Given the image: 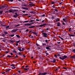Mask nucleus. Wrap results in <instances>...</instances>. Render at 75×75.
I'll return each mask as SVG.
<instances>
[{
    "label": "nucleus",
    "instance_id": "nucleus-1",
    "mask_svg": "<svg viewBox=\"0 0 75 75\" xmlns=\"http://www.w3.org/2000/svg\"><path fill=\"white\" fill-rule=\"evenodd\" d=\"M67 58V56L64 55L63 58H62L61 57H59V58H60V59H62V60H64V59H66Z\"/></svg>",
    "mask_w": 75,
    "mask_h": 75
},
{
    "label": "nucleus",
    "instance_id": "nucleus-2",
    "mask_svg": "<svg viewBox=\"0 0 75 75\" xmlns=\"http://www.w3.org/2000/svg\"><path fill=\"white\" fill-rule=\"evenodd\" d=\"M29 3L31 4H29V5L31 7H33L34 6H35V5L33 3V2H29Z\"/></svg>",
    "mask_w": 75,
    "mask_h": 75
},
{
    "label": "nucleus",
    "instance_id": "nucleus-3",
    "mask_svg": "<svg viewBox=\"0 0 75 75\" xmlns=\"http://www.w3.org/2000/svg\"><path fill=\"white\" fill-rule=\"evenodd\" d=\"M38 74L39 75H47V72H45V73H42L40 72V73Z\"/></svg>",
    "mask_w": 75,
    "mask_h": 75
},
{
    "label": "nucleus",
    "instance_id": "nucleus-4",
    "mask_svg": "<svg viewBox=\"0 0 75 75\" xmlns=\"http://www.w3.org/2000/svg\"><path fill=\"white\" fill-rule=\"evenodd\" d=\"M43 37H47V34L45 33H43Z\"/></svg>",
    "mask_w": 75,
    "mask_h": 75
},
{
    "label": "nucleus",
    "instance_id": "nucleus-5",
    "mask_svg": "<svg viewBox=\"0 0 75 75\" xmlns=\"http://www.w3.org/2000/svg\"><path fill=\"white\" fill-rule=\"evenodd\" d=\"M18 30V29H14L11 30V33H14V32H16V31H17Z\"/></svg>",
    "mask_w": 75,
    "mask_h": 75
},
{
    "label": "nucleus",
    "instance_id": "nucleus-6",
    "mask_svg": "<svg viewBox=\"0 0 75 75\" xmlns=\"http://www.w3.org/2000/svg\"><path fill=\"white\" fill-rule=\"evenodd\" d=\"M47 25V24L46 23L43 24L39 26H38L39 27H43L45 25Z\"/></svg>",
    "mask_w": 75,
    "mask_h": 75
},
{
    "label": "nucleus",
    "instance_id": "nucleus-7",
    "mask_svg": "<svg viewBox=\"0 0 75 75\" xmlns=\"http://www.w3.org/2000/svg\"><path fill=\"white\" fill-rule=\"evenodd\" d=\"M22 8H23L24 10H28V8L27 7H22Z\"/></svg>",
    "mask_w": 75,
    "mask_h": 75
},
{
    "label": "nucleus",
    "instance_id": "nucleus-8",
    "mask_svg": "<svg viewBox=\"0 0 75 75\" xmlns=\"http://www.w3.org/2000/svg\"><path fill=\"white\" fill-rule=\"evenodd\" d=\"M29 13H31V14H35V13H35V11H30Z\"/></svg>",
    "mask_w": 75,
    "mask_h": 75
},
{
    "label": "nucleus",
    "instance_id": "nucleus-9",
    "mask_svg": "<svg viewBox=\"0 0 75 75\" xmlns=\"http://www.w3.org/2000/svg\"><path fill=\"white\" fill-rule=\"evenodd\" d=\"M8 7V5L7 4H6L4 6L2 5V7H3V8H5V7Z\"/></svg>",
    "mask_w": 75,
    "mask_h": 75
},
{
    "label": "nucleus",
    "instance_id": "nucleus-10",
    "mask_svg": "<svg viewBox=\"0 0 75 75\" xmlns=\"http://www.w3.org/2000/svg\"><path fill=\"white\" fill-rule=\"evenodd\" d=\"M63 20L65 22V23H66L67 22V21H68L67 20V18L65 19L64 18L63 19Z\"/></svg>",
    "mask_w": 75,
    "mask_h": 75
},
{
    "label": "nucleus",
    "instance_id": "nucleus-11",
    "mask_svg": "<svg viewBox=\"0 0 75 75\" xmlns=\"http://www.w3.org/2000/svg\"><path fill=\"white\" fill-rule=\"evenodd\" d=\"M32 33L33 34H35L36 35V36H37V33L36 32H32Z\"/></svg>",
    "mask_w": 75,
    "mask_h": 75
},
{
    "label": "nucleus",
    "instance_id": "nucleus-12",
    "mask_svg": "<svg viewBox=\"0 0 75 75\" xmlns=\"http://www.w3.org/2000/svg\"><path fill=\"white\" fill-rule=\"evenodd\" d=\"M18 50L20 51V52H21V47H18Z\"/></svg>",
    "mask_w": 75,
    "mask_h": 75
},
{
    "label": "nucleus",
    "instance_id": "nucleus-13",
    "mask_svg": "<svg viewBox=\"0 0 75 75\" xmlns=\"http://www.w3.org/2000/svg\"><path fill=\"white\" fill-rule=\"evenodd\" d=\"M57 26L58 27H59L60 26V23L59 22H58L57 23Z\"/></svg>",
    "mask_w": 75,
    "mask_h": 75
},
{
    "label": "nucleus",
    "instance_id": "nucleus-14",
    "mask_svg": "<svg viewBox=\"0 0 75 75\" xmlns=\"http://www.w3.org/2000/svg\"><path fill=\"white\" fill-rule=\"evenodd\" d=\"M56 22H58V21H59V18H57V19H55Z\"/></svg>",
    "mask_w": 75,
    "mask_h": 75
},
{
    "label": "nucleus",
    "instance_id": "nucleus-15",
    "mask_svg": "<svg viewBox=\"0 0 75 75\" xmlns=\"http://www.w3.org/2000/svg\"><path fill=\"white\" fill-rule=\"evenodd\" d=\"M15 15L17 16L18 17V16H19V14H17V13L16 12L15 13Z\"/></svg>",
    "mask_w": 75,
    "mask_h": 75
},
{
    "label": "nucleus",
    "instance_id": "nucleus-16",
    "mask_svg": "<svg viewBox=\"0 0 75 75\" xmlns=\"http://www.w3.org/2000/svg\"><path fill=\"white\" fill-rule=\"evenodd\" d=\"M57 1H56L55 2H54V1H52L51 2V4H55V3H57Z\"/></svg>",
    "mask_w": 75,
    "mask_h": 75
},
{
    "label": "nucleus",
    "instance_id": "nucleus-17",
    "mask_svg": "<svg viewBox=\"0 0 75 75\" xmlns=\"http://www.w3.org/2000/svg\"><path fill=\"white\" fill-rule=\"evenodd\" d=\"M71 58H74V59H75V55L73 56H71Z\"/></svg>",
    "mask_w": 75,
    "mask_h": 75
},
{
    "label": "nucleus",
    "instance_id": "nucleus-18",
    "mask_svg": "<svg viewBox=\"0 0 75 75\" xmlns=\"http://www.w3.org/2000/svg\"><path fill=\"white\" fill-rule=\"evenodd\" d=\"M69 35L70 37H74V35H72V34H69Z\"/></svg>",
    "mask_w": 75,
    "mask_h": 75
},
{
    "label": "nucleus",
    "instance_id": "nucleus-19",
    "mask_svg": "<svg viewBox=\"0 0 75 75\" xmlns=\"http://www.w3.org/2000/svg\"><path fill=\"white\" fill-rule=\"evenodd\" d=\"M4 33L5 35H6V34H7V32H6V31H4Z\"/></svg>",
    "mask_w": 75,
    "mask_h": 75
},
{
    "label": "nucleus",
    "instance_id": "nucleus-20",
    "mask_svg": "<svg viewBox=\"0 0 75 75\" xmlns=\"http://www.w3.org/2000/svg\"><path fill=\"white\" fill-rule=\"evenodd\" d=\"M7 57H8V58H11V57H12V56H11L8 55L7 56Z\"/></svg>",
    "mask_w": 75,
    "mask_h": 75
},
{
    "label": "nucleus",
    "instance_id": "nucleus-21",
    "mask_svg": "<svg viewBox=\"0 0 75 75\" xmlns=\"http://www.w3.org/2000/svg\"><path fill=\"white\" fill-rule=\"evenodd\" d=\"M13 11L14 12H17V11H18V10H13Z\"/></svg>",
    "mask_w": 75,
    "mask_h": 75
},
{
    "label": "nucleus",
    "instance_id": "nucleus-22",
    "mask_svg": "<svg viewBox=\"0 0 75 75\" xmlns=\"http://www.w3.org/2000/svg\"><path fill=\"white\" fill-rule=\"evenodd\" d=\"M16 36L18 38H20V36L19 35H16Z\"/></svg>",
    "mask_w": 75,
    "mask_h": 75
},
{
    "label": "nucleus",
    "instance_id": "nucleus-23",
    "mask_svg": "<svg viewBox=\"0 0 75 75\" xmlns=\"http://www.w3.org/2000/svg\"><path fill=\"white\" fill-rule=\"evenodd\" d=\"M56 62V60L55 59H53V61L52 62H53V63H54Z\"/></svg>",
    "mask_w": 75,
    "mask_h": 75
},
{
    "label": "nucleus",
    "instance_id": "nucleus-24",
    "mask_svg": "<svg viewBox=\"0 0 75 75\" xmlns=\"http://www.w3.org/2000/svg\"><path fill=\"white\" fill-rule=\"evenodd\" d=\"M22 6H24L25 7H27V5L25 4H23V5H22Z\"/></svg>",
    "mask_w": 75,
    "mask_h": 75
},
{
    "label": "nucleus",
    "instance_id": "nucleus-25",
    "mask_svg": "<svg viewBox=\"0 0 75 75\" xmlns=\"http://www.w3.org/2000/svg\"><path fill=\"white\" fill-rule=\"evenodd\" d=\"M13 52H14L15 54H17V51H16V50H13Z\"/></svg>",
    "mask_w": 75,
    "mask_h": 75
},
{
    "label": "nucleus",
    "instance_id": "nucleus-26",
    "mask_svg": "<svg viewBox=\"0 0 75 75\" xmlns=\"http://www.w3.org/2000/svg\"><path fill=\"white\" fill-rule=\"evenodd\" d=\"M8 1H11V2H13V0H7Z\"/></svg>",
    "mask_w": 75,
    "mask_h": 75
},
{
    "label": "nucleus",
    "instance_id": "nucleus-27",
    "mask_svg": "<svg viewBox=\"0 0 75 75\" xmlns=\"http://www.w3.org/2000/svg\"><path fill=\"white\" fill-rule=\"evenodd\" d=\"M9 27H10V26H6V30H7V29H8Z\"/></svg>",
    "mask_w": 75,
    "mask_h": 75
},
{
    "label": "nucleus",
    "instance_id": "nucleus-28",
    "mask_svg": "<svg viewBox=\"0 0 75 75\" xmlns=\"http://www.w3.org/2000/svg\"><path fill=\"white\" fill-rule=\"evenodd\" d=\"M24 70L25 71H27L28 70V69H29V68H25L24 69Z\"/></svg>",
    "mask_w": 75,
    "mask_h": 75
},
{
    "label": "nucleus",
    "instance_id": "nucleus-29",
    "mask_svg": "<svg viewBox=\"0 0 75 75\" xmlns=\"http://www.w3.org/2000/svg\"><path fill=\"white\" fill-rule=\"evenodd\" d=\"M42 46H44V45H46V43H44L42 45Z\"/></svg>",
    "mask_w": 75,
    "mask_h": 75
},
{
    "label": "nucleus",
    "instance_id": "nucleus-30",
    "mask_svg": "<svg viewBox=\"0 0 75 75\" xmlns=\"http://www.w3.org/2000/svg\"><path fill=\"white\" fill-rule=\"evenodd\" d=\"M45 42H46V43H48V40H45Z\"/></svg>",
    "mask_w": 75,
    "mask_h": 75
},
{
    "label": "nucleus",
    "instance_id": "nucleus-31",
    "mask_svg": "<svg viewBox=\"0 0 75 75\" xmlns=\"http://www.w3.org/2000/svg\"><path fill=\"white\" fill-rule=\"evenodd\" d=\"M21 41L20 40H19L18 41H16V43H19V42H20Z\"/></svg>",
    "mask_w": 75,
    "mask_h": 75
},
{
    "label": "nucleus",
    "instance_id": "nucleus-32",
    "mask_svg": "<svg viewBox=\"0 0 75 75\" xmlns=\"http://www.w3.org/2000/svg\"><path fill=\"white\" fill-rule=\"evenodd\" d=\"M0 14H3V11H0Z\"/></svg>",
    "mask_w": 75,
    "mask_h": 75
},
{
    "label": "nucleus",
    "instance_id": "nucleus-33",
    "mask_svg": "<svg viewBox=\"0 0 75 75\" xmlns=\"http://www.w3.org/2000/svg\"><path fill=\"white\" fill-rule=\"evenodd\" d=\"M10 41H11V42H12V43H13V42H14V41L13 40H10Z\"/></svg>",
    "mask_w": 75,
    "mask_h": 75
},
{
    "label": "nucleus",
    "instance_id": "nucleus-34",
    "mask_svg": "<svg viewBox=\"0 0 75 75\" xmlns=\"http://www.w3.org/2000/svg\"><path fill=\"white\" fill-rule=\"evenodd\" d=\"M20 25L19 24H18L17 25H15V27H18V26H20Z\"/></svg>",
    "mask_w": 75,
    "mask_h": 75
},
{
    "label": "nucleus",
    "instance_id": "nucleus-35",
    "mask_svg": "<svg viewBox=\"0 0 75 75\" xmlns=\"http://www.w3.org/2000/svg\"><path fill=\"white\" fill-rule=\"evenodd\" d=\"M11 70V69H8V70H7V72H9V71H10Z\"/></svg>",
    "mask_w": 75,
    "mask_h": 75
},
{
    "label": "nucleus",
    "instance_id": "nucleus-36",
    "mask_svg": "<svg viewBox=\"0 0 75 75\" xmlns=\"http://www.w3.org/2000/svg\"><path fill=\"white\" fill-rule=\"evenodd\" d=\"M30 21H29V23H32V22H33V20H30Z\"/></svg>",
    "mask_w": 75,
    "mask_h": 75
},
{
    "label": "nucleus",
    "instance_id": "nucleus-37",
    "mask_svg": "<svg viewBox=\"0 0 75 75\" xmlns=\"http://www.w3.org/2000/svg\"><path fill=\"white\" fill-rule=\"evenodd\" d=\"M13 17H14V18H16L17 17L16 15H13Z\"/></svg>",
    "mask_w": 75,
    "mask_h": 75
},
{
    "label": "nucleus",
    "instance_id": "nucleus-38",
    "mask_svg": "<svg viewBox=\"0 0 75 75\" xmlns=\"http://www.w3.org/2000/svg\"><path fill=\"white\" fill-rule=\"evenodd\" d=\"M72 52H75V49H73L72 50Z\"/></svg>",
    "mask_w": 75,
    "mask_h": 75
},
{
    "label": "nucleus",
    "instance_id": "nucleus-39",
    "mask_svg": "<svg viewBox=\"0 0 75 75\" xmlns=\"http://www.w3.org/2000/svg\"><path fill=\"white\" fill-rule=\"evenodd\" d=\"M11 66H12V67H14V66H15V65L14 64H12L11 65Z\"/></svg>",
    "mask_w": 75,
    "mask_h": 75
},
{
    "label": "nucleus",
    "instance_id": "nucleus-40",
    "mask_svg": "<svg viewBox=\"0 0 75 75\" xmlns=\"http://www.w3.org/2000/svg\"><path fill=\"white\" fill-rule=\"evenodd\" d=\"M9 11L10 12V13H12V12H13V11L11 10H9Z\"/></svg>",
    "mask_w": 75,
    "mask_h": 75
},
{
    "label": "nucleus",
    "instance_id": "nucleus-41",
    "mask_svg": "<svg viewBox=\"0 0 75 75\" xmlns=\"http://www.w3.org/2000/svg\"><path fill=\"white\" fill-rule=\"evenodd\" d=\"M24 23H28V21H24Z\"/></svg>",
    "mask_w": 75,
    "mask_h": 75
},
{
    "label": "nucleus",
    "instance_id": "nucleus-42",
    "mask_svg": "<svg viewBox=\"0 0 75 75\" xmlns=\"http://www.w3.org/2000/svg\"><path fill=\"white\" fill-rule=\"evenodd\" d=\"M71 28H69V32H70V31H71Z\"/></svg>",
    "mask_w": 75,
    "mask_h": 75
},
{
    "label": "nucleus",
    "instance_id": "nucleus-43",
    "mask_svg": "<svg viewBox=\"0 0 75 75\" xmlns=\"http://www.w3.org/2000/svg\"><path fill=\"white\" fill-rule=\"evenodd\" d=\"M25 25H28V23H25Z\"/></svg>",
    "mask_w": 75,
    "mask_h": 75
},
{
    "label": "nucleus",
    "instance_id": "nucleus-44",
    "mask_svg": "<svg viewBox=\"0 0 75 75\" xmlns=\"http://www.w3.org/2000/svg\"><path fill=\"white\" fill-rule=\"evenodd\" d=\"M49 47H46V48L47 50H48V49H49Z\"/></svg>",
    "mask_w": 75,
    "mask_h": 75
},
{
    "label": "nucleus",
    "instance_id": "nucleus-45",
    "mask_svg": "<svg viewBox=\"0 0 75 75\" xmlns=\"http://www.w3.org/2000/svg\"><path fill=\"white\" fill-rule=\"evenodd\" d=\"M54 10H55V11H56V12H58V10L56 9H54Z\"/></svg>",
    "mask_w": 75,
    "mask_h": 75
},
{
    "label": "nucleus",
    "instance_id": "nucleus-46",
    "mask_svg": "<svg viewBox=\"0 0 75 75\" xmlns=\"http://www.w3.org/2000/svg\"><path fill=\"white\" fill-rule=\"evenodd\" d=\"M55 11H53V14H55Z\"/></svg>",
    "mask_w": 75,
    "mask_h": 75
},
{
    "label": "nucleus",
    "instance_id": "nucleus-47",
    "mask_svg": "<svg viewBox=\"0 0 75 75\" xmlns=\"http://www.w3.org/2000/svg\"><path fill=\"white\" fill-rule=\"evenodd\" d=\"M28 31H29V30L28 29H27L26 30V32H28Z\"/></svg>",
    "mask_w": 75,
    "mask_h": 75
},
{
    "label": "nucleus",
    "instance_id": "nucleus-48",
    "mask_svg": "<svg viewBox=\"0 0 75 75\" xmlns=\"http://www.w3.org/2000/svg\"><path fill=\"white\" fill-rule=\"evenodd\" d=\"M58 14H59V13H55V15H56L57 16V15H58Z\"/></svg>",
    "mask_w": 75,
    "mask_h": 75
},
{
    "label": "nucleus",
    "instance_id": "nucleus-49",
    "mask_svg": "<svg viewBox=\"0 0 75 75\" xmlns=\"http://www.w3.org/2000/svg\"><path fill=\"white\" fill-rule=\"evenodd\" d=\"M54 56L55 57H56V58H57V56L56 54H54Z\"/></svg>",
    "mask_w": 75,
    "mask_h": 75
},
{
    "label": "nucleus",
    "instance_id": "nucleus-50",
    "mask_svg": "<svg viewBox=\"0 0 75 75\" xmlns=\"http://www.w3.org/2000/svg\"><path fill=\"white\" fill-rule=\"evenodd\" d=\"M28 14L23 15V16H28Z\"/></svg>",
    "mask_w": 75,
    "mask_h": 75
},
{
    "label": "nucleus",
    "instance_id": "nucleus-51",
    "mask_svg": "<svg viewBox=\"0 0 75 75\" xmlns=\"http://www.w3.org/2000/svg\"><path fill=\"white\" fill-rule=\"evenodd\" d=\"M34 27H35V26H31V28H34Z\"/></svg>",
    "mask_w": 75,
    "mask_h": 75
},
{
    "label": "nucleus",
    "instance_id": "nucleus-52",
    "mask_svg": "<svg viewBox=\"0 0 75 75\" xmlns=\"http://www.w3.org/2000/svg\"><path fill=\"white\" fill-rule=\"evenodd\" d=\"M63 69H66V70H67V69L65 68V67H63Z\"/></svg>",
    "mask_w": 75,
    "mask_h": 75
},
{
    "label": "nucleus",
    "instance_id": "nucleus-53",
    "mask_svg": "<svg viewBox=\"0 0 75 75\" xmlns=\"http://www.w3.org/2000/svg\"><path fill=\"white\" fill-rule=\"evenodd\" d=\"M24 50V49L23 48H22V50H21V51H23Z\"/></svg>",
    "mask_w": 75,
    "mask_h": 75
},
{
    "label": "nucleus",
    "instance_id": "nucleus-54",
    "mask_svg": "<svg viewBox=\"0 0 75 75\" xmlns=\"http://www.w3.org/2000/svg\"><path fill=\"white\" fill-rule=\"evenodd\" d=\"M14 36V35H11V37H13V36Z\"/></svg>",
    "mask_w": 75,
    "mask_h": 75
},
{
    "label": "nucleus",
    "instance_id": "nucleus-55",
    "mask_svg": "<svg viewBox=\"0 0 75 75\" xmlns=\"http://www.w3.org/2000/svg\"><path fill=\"white\" fill-rule=\"evenodd\" d=\"M0 7H1V9L2 8H3V6H1Z\"/></svg>",
    "mask_w": 75,
    "mask_h": 75
},
{
    "label": "nucleus",
    "instance_id": "nucleus-56",
    "mask_svg": "<svg viewBox=\"0 0 75 75\" xmlns=\"http://www.w3.org/2000/svg\"><path fill=\"white\" fill-rule=\"evenodd\" d=\"M2 41H3V42H6V40H2Z\"/></svg>",
    "mask_w": 75,
    "mask_h": 75
},
{
    "label": "nucleus",
    "instance_id": "nucleus-57",
    "mask_svg": "<svg viewBox=\"0 0 75 75\" xmlns=\"http://www.w3.org/2000/svg\"><path fill=\"white\" fill-rule=\"evenodd\" d=\"M36 20L37 21H40V20L39 19H36Z\"/></svg>",
    "mask_w": 75,
    "mask_h": 75
},
{
    "label": "nucleus",
    "instance_id": "nucleus-58",
    "mask_svg": "<svg viewBox=\"0 0 75 75\" xmlns=\"http://www.w3.org/2000/svg\"><path fill=\"white\" fill-rule=\"evenodd\" d=\"M45 16V15L44 14H43V15H42L41 16V17H44Z\"/></svg>",
    "mask_w": 75,
    "mask_h": 75
},
{
    "label": "nucleus",
    "instance_id": "nucleus-59",
    "mask_svg": "<svg viewBox=\"0 0 75 75\" xmlns=\"http://www.w3.org/2000/svg\"><path fill=\"white\" fill-rule=\"evenodd\" d=\"M6 72H2L1 74H5Z\"/></svg>",
    "mask_w": 75,
    "mask_h": 75
},
{
    "label": "nucleus",
    "instance_id": "nucleus-60",
    "mask_svg": "<svg viewBox=\"0 0 75 75\" xmlns=\"http://www.w3.org/2000/svg\"><path fill=\"white\" fill-rule=\"evenodd\" d=\"M73 45L75 47V43H73Z\"/></svg>",
    "mask_w": 75,
    "mask_h": 75
},
{
    "label": "nucleus",
    "instance_id": "nucleus-61",
    "mask_svg": "<svg viewBox=\"0 0 75 75\" xmlns=\"http://www.w3.org/2000/svg\"><path fill=\"white\" fill-rule=\"evenodd\" d=\"M28 25H30H30H31V24H30V23H28Z\"/></svg>",
    "mask_w": 75,
    "mask_h": 75
},
{
    "label": "nucleus",
    "instance_id": "nucleus-62",
    "mask_svg": "<svg viewBox=\"0 0 75 75\" xmlns=\"http://www.w3.org/2000/svg\"><path fill=\"white\" fill-rule=\"evenodd\" d=\"M23 57H24V58H25V54H24L23 55Z\"/></svg>",
    "mask_w": 75,
    "mask_h": 75
},
{
    "label": "nucleus",
    "instance_id": "nucleus-63",
    "mask_svg": "<svg viewBox=\"0 0 75 75\" xmlns=\"http://www.w3.org/2000/svg\"><path fill=\"white\" fill-rule=\"evenodd\" d=\"M57 56L58 57H59L60 56V54H57Z\"/></svg>",
    "mask_w": 75,
    "mask_h": 75
},
{
    "label": "nucleus",
    "instance_id": "nucleus-64",
    "mask_svg": "<svg viewBox=\"0 0 75 75\" xmlns=\"http://www.w3.org/2000/svg\"><path fill=\"white\" fill-rule=\"evenodd\" d=\"M46 30H49V28H47Z\"/></svg>",
    "mask_w": 75,
    "mask_h": 75
}]
</instances>
